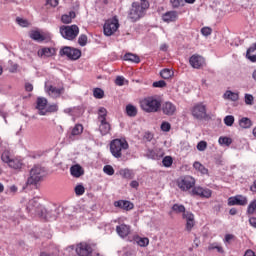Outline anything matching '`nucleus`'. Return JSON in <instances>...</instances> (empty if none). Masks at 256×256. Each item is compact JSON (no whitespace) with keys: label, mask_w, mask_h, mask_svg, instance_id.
<instances>
[{"label":"nucleus","mask_w":256,"mask_h":256,"mask_svg":"<svg viewBox=\"0 0 256 256\" xmlns=\"http://www.w3.org/2000/svg\"><path fill=\"white\" fill-rule=\"evenodd\" d=\"M147 9H149V1L140 0V2H133L128 13V19H130L132 23L139 21L141 17H145V11H147Z\"/></svg>","instance_id":"f257e3e1"},{"label":"nucleus","mask_w":256,"mask_h":256,"mask_svg":"<svg viewBox=\"0 0 256 256\" xmlns=\"http://www.w3.org/2000/svg\"><path fill=\"white\" fill-rule=\"evenodd\" d=\"M129 149V142L125 138H116L110 142V153L115 159H121Z\"/></svg>","instance_id":"f03ea898"},{"label":"nucleus","mask_w":256,"mask_h":256,"mask_svg":"<svg viewBox=\"0 0 256 256\" xmlns=\"http://www.w3.org/2000/svg\"><path fill=\"white\" fill-rule=\"evenodd\" d=\"M140 107L145 113H157L161 109V100L148 96L140 101Z\"/></svg>","instance_id":"7ed1b4c3"},{"label":"nucleus","mask_w":256,"mask_h":256,"mask_svg":"<svg viewBox=\"0 0 256 256\" xmlns=\"http://www.w3.org/2000/svg\"><path fill=\"white\" fill-rule=\"evenodd\" d=\"M27 209L30 213H35L38 217H41V219L51 221V217H49L47 210H45L43 205L37 202V200H30Z\"/></svg>","instance_id":"20e7f679"},{"label":"nucleus","mask_w":256,"mask_h":256,"mask_svg":"<svg viewBox=\"0 0 256 256\" xmlns=\"http://www.w3.org/2000/svg\"><path fill=\"white\" fill-rule=\"evenodd\" d=\"M60 35H62V37L68 41H73V39L79 35V26L75 24L71 26H61Z\"/></svg>","instance_id":"39448f33"},{"label":"nucleus","mask_w":256,"mask_h":256,"mask_svg":"<svg viewBox=\"0 0 256 256\" xmlns=\"http://www.w3.org/2000/svg\"><path fill=\"white\" fill-rule=\"evenodd\" d=\"M43 168L41 166H34L30 170V176L27 179L28 185H37L39 181L43 180Z\"/></svg>","instance_id":"423d86ee"},{"label":"nucleus","mask_w":256,"mask_h":256,"mask_svg":"<svg viewBox=\"0 0 256 256\" xmlns=\"http://www.w3.org/2000/svg\"><path fill=\"white\" fill-rule=\"evenodd\" d=\"M117 29H119V20L116 16L106 20V22L104 23L103 30L106 37H111V35L116 33Z\"/></svg>","instance_id":"0eeeda50"},{"label":"nucleus","mask_w":256,"mask_h":256,"mask_svg":"<svg viewBox=\"0 0 256 256\" xmlns=\"http://www.w3.org/2000/svg\"><path fill=\"white\" fill-rule=\"evenodd\" d=\"M59 53L61 57H68V59H71L72 61H77V59L81 57V50L71 48L69 46H65L62 49H60Z\"/></svg>","instance_id":"6e6552de"},{"label":"nucleus","mask_w":256,"mask_h":256,"mask_svg":"<svg viewBox=\"0 0 256 256\" xmlns=\"http://www.w3.org/2000/svg\"><path fill=\"white\" fill-rule=\"evenodd\" d=\"M177 185L182 191H189L195 187V178L192 176H184L177 180Z\"/></svg>","instance_id":"1a4fd4ad"},{"label":"nucleus","mask_w":256,"mask_h":256,"mask_svg":"<svg viewBox=\"0 0 256 256\" xmlns=\"http://www.w3.org/2000/svg\"><path fill=\"white\" fill-rule=\"evenodd\" d=\"M191 113L194 119L201 121L207 117V108L205 105L199 103L192 108Z\"/></svg>","instance_id":"9d476101"},{"label":"nucleus","mask_w":256,"mask_h":256,"mask_svg":"<svg viewBox=\"0 0 256 256\" xmlns=\"http://www.w3.org/2000/svg\"><path fill=\"white\" fill-rule=\"evenodd\" d=\"M46 93L49 95V97H52V99H59L65 93V87L60 86L56 87L54 85H46L45 86Z\"/></svg>","instance_id":"9b49d317"},{"label":"nucleus","mask_w":256,"mask_h":256,"mask_svg":"<svg viewBox=\"0 0 256 256\" xmlns=\"http://www.w3.org/2000/svg\"><path fill=\"white\" fill-rule=\"evenodd\" d=\"M76 253L79 256H91V253H93V247H91V244H88L87 242H81L76 245Z\"/></svg>","instance_id":"f8f14e48"},{"label":"nucleus","mask_w":256,"mask_h":256,"mask_svg":"<svg viewBox=\"0 0 256 256\" xmlns=\"http://www.w3.org/2000/svg\"><path fill=\"white\" fill-rule=\"evenodd\" d=\"M160 109H162V113L168 117H173V115L177 113V106H175L173 102H164Z\"/></svg>","instance_id":"ddd939ff"},{"label":"nucleus","mask_w":256,"mask_h":256,"mask_svg":"<svg viewBox=\"0 0 256 256\" xmlns=\"http://www.w3.org/2000/svg\"><path fill=\"white\" fill-rule=\"evenodd\" d=\"M189 63L193 69H201L205 65V58L199 54H194L190 57Z\"/></svg>","instance_id":"4468645a"},{"label":"nucleus","mask_w":256,"mask_h":256,"mask_svg":"<svg viewBox=\"0 0 256 256\" xmlns=\"http://www.w3.org/2000/svg\"><path fill=\"white\" fill-rule=\"evenodd\" d=\"M247 203H248L247 197L243 195H237V196L228 198L229 207H233V205H240L242 207H245Z\"/></svg>","instance_id":"2eb2a0df"},{"label":"nucleus","mask_w":256,"mask_h":256,"mask_svg":"<svg viewBox=\"0 0 256 256\" xmlns=\"http://www.w3.org/2000/svg\"><path fill=\"white\" fill-rule=\"evenodd\" d=\"M114 207H118L119 209H123L124 211H131L134 209L135 205L128 200H118L114 202Z\"/></svg>","instance_id":"dca6fc26"},{"label":"nucleus","mask_w":256,"mask_h":256,"mask_svg":"<svg viewBox=\"0 0 256 256\" xmlns=\"http://www.w3.org/2000/svg\"><path fill=\"white\" fill-rule=\"evenodd\" d=\"M36 109H38L39 115H47V99L43 97H38L36 101Z\"/></svg>","instance_id":"f3484780"},{"label":"nucleus","mask_w":256,"mask_h":256,"mask_svg":"<svg viewBox=\"0 0 256 256\" xmlns=\"http://www.w3.org/2000/svg\"><path fill=\"white\" fill-rule=\"evenodd\" d=\"M177 19H179L177 11H168L162 15V21H164V23H175Z\"/></svg>","instance_id":"a211bd4d"},{"label":"nucleus","mask_w":256,"mask_h":256,"mask_svg":"<svg viewBox=\"0 0 256 256\" xmlns=\"http://www.w3.org/2000/svg\"><path fill=\"white\" fill-rule=\"evenodd\" d=\"M99 121V131L101 135H109L111 133V124L107 122V119L98 120Z\"/></svg>","instance_id":"6ab92c4d"},{"label":"nucleus","mask_w":256,"mask_h":256,"mask_svg":"<svg viewBox=\"0 0 256 256\" xmlns=\"http://www.w3.org/2000/svg\"><path fill=\"white\" fill-rule=\"evenodd\" d=\"M183 219H186V230L191 231L195 227V215L191 212L183 214Z\"/></svg>","instance_id":"aec40b11"},{"label":"nucleus","mask_w":256,"mask_h":256,"mask_svg":"<svg viewBox=\"0 0 256 256\" xmlns=\"http://www.w3.org/2000/svg\"><path fill=\"white\" fill-rule=\"evenodd\" d=\"M83 126L82 124H76L73 128H71L70 134L68 135L70 141H74L75 137H79V135L83 134Z\"/></svg>","instance_id":"412c9836"},{"label":"nucleus","mask_w":256,"mask_h":256,"mask_svg":"<svg viewBox=\"0 0 256 256\" xmlns=\"http://www.w3.org/2000/svg\"><path fill=\"white\" fill-rule=\"evenodd\" d=\"M116 232L119 237L125 238L129 235V233H131V227L127 224H121L116 226Z\"/></svg>","instance_id":"4be33fe9"},{"label":"nucleus","mask_w":256,"mask_h":256,"mask_svg":"<svg viewBox=\"0 0 256 256\" xmlns=\"http://www.w3.org/2000/svg\"><path fill=\"white\" fill-rule=\"evenodd\" d=\"M70 173H71L72 177L79 178V177H81V175H83L85 173V171L83 170V167H81V165L76 164L70 168Z\"/></svg>","instance_id":"5701e85b"},{"label":"nucleus","mask_w":256,"mask_h":256,"mask_svg":"<svg viewBox=\"0 0 256 256\" xmlns=\"http://www.w3.org/2000/svg\"><path fill=\"white\" fill-rule=\"evenodd\" d=\"M246 58H248L251 63H256V44H254L247 50Z\"/></svg>","instance_id":"b1692460"},{"label":"nucleus","mask_w":256,"mask_h":256,"mask_svg":"<svg viewBox=\"0 0 256 256\" xmlns=\"http://www.w3.org/2000/svg\"><path fill=\"white\" fill-rule=\"evenodd\" d=\"M8 167L19 171L23 167V161L18 158H12L11 161L8 163Z\"/></svg>","instance_id":"393cba45"},{"label":"nucleus","mask_w":256,"mask_h":256,"mask_svg":"<svg viewBox=\"0 0 256 256\" xmlns=\"http://www.w3.org/2000/svg\"><path fill=\"white\" fill-rule=\"evenodd\" d=\"M38 55H41V57H53L55 55V48H42L38 51Z\"/></svg>","instance_id":"a878e982"},{"label":"nucleus","mask_w":256,"mask_h":256,"mask_svg":"<svg viewBox=\"0 0 256 256\" xmlns=\"http://www.w3.org/2000/svg\"><path fill=\"white\" fill-rule=\"evenodd\" d=\"M75 17H77V15L75 14V11H70L69 14L62 15L61 21L62 23L68 25L69 23H72Z\"/></svg>","instance_id":"bb28decb"},{"label":"nucleus","mask_w":256,"mask_h":256,"mask_svg":"<svg viewBox=\"0 0 256 256\" xmlns=\"http://www.w3.org/2000/svg\"><path fill=\"white\" fill-rule=\"evenodd\" d=\"M124 61H130L131 63H141V58L137 54L126 53L124 55Z\"/></svg>","instance_id":"cd10ccee"},{"label":"nucleus","mask_w":256,"mask_h":256,"mask_svg":"<svg viewBox=\"0 0 256 256\" xmlns=\"http://www.w3.org/2000/svg\"><path fill=\"white\" fill-rule=\"evenodd\" d=\"M137 113V107L132 104L126 105V115H128V117H137Z\"/></svg>","instance_id":"c85d7f7f"},{"label":"nucleus","mask_w":256,"mask_h":256,"mask_svg":"<svg viewBox=\"0 0 256 256\" xmlns=\"http://www.w3.org/2000/svg\"><path fill=\"white\" fill-rule=\"evenodd\" d=\"M193 167L196 169V171H199L201 175H207L209 173V170L200 162H194Z\"/></svg>","instance_id":"c756f323"},{"label":"nucleus","mask_w":256,"mask_h":256,"mask_svg":"<svg viewBox=\"0 0 256 256\" xmlns=\"http://www.w3.org/2000/svg\"><path fill=\"white\" fill-rule=\"evenodd\" d=\"M224 99H229L230 101H239V94L228 90L224 93Z\"/></svg>","instance_id":"7c9ffc66"},{"label":"nucleus","mask_w":256,"mask_h":256,"mask_svg":"<svg viewBox=\"0 0 256 256\" xmlns=\"http://www.w3.org/2000/svg\"><path fill=\"white\" fill-rule=\"evenodd\" d=\"M119 175H121L123 179H133L134 177L133 171L129 169H121Z\"/></svg>","instance_id":"2f4dec72"},{"label":"nucleus","mask_w":256,"mask_h":256,"mask_svg":"<svg viewBox=\"0 0 256 256\" xmlns=\"http://www.w3.org/2000/svg\"><path fill=\"white\" fill-rule=\"evenodd\" d=\"M239 125L242 127V129H249L251 125H253V122H251V119L244 117L240 119Z\"/></svg>","instance_id":"473e14b6"},{"label":"nucleus","mask_w":256,"mask_h":256,"mask_svg":"<svg viewBox=\"0 0 256 256\" xmlns=\"http://www.w3.org/2000/svg\"><path fill=\"white\" fill-rule=\"evenodd\" d=\"M30 39H33V41L42 42L45 39V36H43L39 31H32L30 33Z\"/></svg>","instance_id":"72a5a7b5"},{"label":"nucleus","mask_w":256,"mask_h":256,"mask_svg":"<svg viewBox=\"0 0 256 256\" xmlns=\"http://www.w3.org/2000/svg\"><path fill=\"white\" fill-rule=\"evenodd\" d=\"M173 75H174L173 70H171L169 68H164L160 72V76L162 77V79H171V77H173Z\"/></svg>","instance_id":"f704fd0d"},{"label":"nucleus","mask_w":256,"mask_h":256,"mask_svg":"<svg viewBox=\"0 0 256 256\" xmlns=\"http://www.w3.org/2000/svg\"><path fill=\"white\" fill-rule=\"evenodd\" d=\"M211 195H213V191L211 189L202 187V193L200 195L201 199H211Z\"/></svg>","instance_id":"c9c22d12"},{"label":"nucleus","mask_w":256,"mask_h":256,"mask_svg":"<svg viewBox=\"0 0 256 256\" xmlns=\"http://www.w3.org/2000/svg\"><path fill=\"white\" fill-rule=\"evenodd\" d=\"M202 191H203V187L194 186L190 192V195H192L193 197H201Z\"/></svg>","instance_id":"e433bc0d"},{"label":"nucleus","mask_w":256,"mask_h":256,"mask_svg":"<svg viewBox=\"0 0 256 256\" xmlns=\"http://www.w3.org/2000/svg\"><path fill=\"white\" fill-rule=\"evenodd\" d=\"M172 211H174L175 213H183V215H185V206L182 204H174L172 206Z\"/></svg>","instance_id":"4c0bfd02"},{"label":"nucleus","mask_w":256,"mask_h":256,"mask_svg":"<svg viewBox=\"0 0 256 256\" xmlns=\"http://www.w3.org/2000/svg\"><path fill=\"white\" fill-rule=\"evenodd\" d=\"M93 96L95 99H103V97H105V92L101 88H95L93 91Z\"/></svg>","instance_id":"58836bf2"},{"label":"nucleus","mask_w":256,"mask_h":256,"mask_svg":"<svg viewBox=\"0 0 256 256\" xmlns=\"http://www.w3.org/2000/svg\"><path fill=\"white\" fill-rule=\"evenodd\" d=\"M220 145H226V147H229V145H231V143H233V140L229 137H223L221 136L218 140Z\"/></svg>","instance_id":"ea45409f"},{"label":"nucleus","mask_w":256,"mask_h":256,"mask_svg":"<svg viewBox=\"0 0 256 256\" xmlns=\"http://www.w3.org/2000/svg\"><path fill=\"white\" fill-rule=\"evenodd\" d=\"M1 159L3 161V163H8L13 159V157H11V152L9 151H4L1 155Z\"/></svg>","instance_id":"a19ab883"},{"label":"nucleus","mask_w":256,"mask_h":256,"mask_svg":"<svg viewBox=\"0 0 256 256\" xmlns=\"http://www.w3.org/2000/svg\"><path fill=\"white\" fill-rule=\"evenodd\" d=\"M102 119H107V109L105 107H100L98 110V121Z\"/></svg>","instance_id":"79ce46f5"},{"label":"nucleus","mask_w":256,"mask_h":256,"mask_svg":"<svg viewBox=\"0 0 256 256\" xmlns=\"http://www.w3.org/2000/svg\"><path fill=\"white\" fill-rule=\"evenodd\" d=\"M74 191H75V194L77 195V197H81V195H84L85 194V186L84 185H77L75 188H74Z\"/></svg>","instance_id":"37998d69"},{"label":"nucleus","mask_w":256,"mask_h":256,"mask_svg":"<svg viewBox=\"0 0 256 256\" xmlns=\"http://www.w3.org/2000/svg\"><path fill=\"white\" fill-rule=\"evenodd\" d=\"M224 123L227 125V127H232L235 123V117L233 115H228L224 118Z\"/></svg>","instance_id":"c03bdc74"},{"label":"nucleus","mask_w":256,"mask_h":256,"mask_svg":"<svg viewBox=\"0 0 256 256\" xmlns=\"http://www.w3.org/2000/svg\"><path fill=\"white\" fill-rule=\"evenodd\" d=\"M256 211V199L253 200L249 205H248V208H247V213L248 215H253Z\"/></svg>","instance_id":"a18cd8bd"},{"label":"nucleus","mask_w":256,"mask_h":256,"mask_svg":"<svg viewBox=\"0 0 256 256\" xmlns=\"http://www.w3.org/2000/svg\"><path fill=\"white\" fill-rule=\"evenodd\" d=\"M162 165L164 167H171V165H173V157L171 156L164 157L162 160Z\"/></svg>","instance_id":"49530a36"},{"label":"nucleus","mask_w":256,"mask_h":256,"mask_svg":"<svg viewBox=\"0 0 256 256\" xmlns=\"http://www.w3.org/2000/svg\"><path fill=\"white\" fill-rule=\"evenodd\" d=\"M170 4L173 9H179V7H183V5H185L183 0H170Z\"/></svg>","instance_id":"de8ad7c7"},{"label":"nucleus","mask_w":256,"mask_h":256,"mask_svg":"<svg viewBox=\"0 0 256 256\" xmlns=\"http://www.w3.org/2000/svg\"><path fill=\"white\" fill-rule=\"evenodd\" d=\"M160 129L164 131V133H169V131H171V123L167 121L162 122Z\"/></svg>","instance_id":"09e8293b"},{"label":"nucleus","mask_w":256,"mask_h":256,"mask_svg":"<svg viewBox=\"0 0 256 256\" xmlns=\"http://www.w3.org/2000/svg\"><path fill=\"white\" fill-rule=\"evenodd\" d=\"M103 171L106 175H115V169H113V166L111 165L104 166Z\"/></svg>","instance_id":"8fccbe9b"},{"label":"nucleus","mask_w":256,"mask_h":256,"mask_svg":"<svg viewBox=\"0 0 256 256\" xmlns=\"http://www.w3.org/2000/svg\"><path fill=\"white\" fill-rule=\"evenodd\" d=\"M78 43L81 47H85L87 45V35L81 34L78 38Z\"/></svg>","instance_id":"3c124183"},{"label":"nucleus","mask_w":256,"mask_h":256,"mask_svg":"<svg viewBox=\"0 0 256 256\" xmlns=\"http://www.w3.org/2000/svg\"><path fill=\"white\" fill-rule=\"evenodd\" d=\"M58 110H59V107L57 106V104H52L48 106L45 111L46 113H57Z\"/></svg>","instance_id":"603ef678"},{"label":"nucleus","mask_w":256,"mask_h":256,"mask_svg":"<svg viewBox=\"0 0 256 256\" xmlns=\"http://www.w3.org/2000/svg\"><path fill=\"white\" fill-rule=\"evenodd\" d=\"M16 22L18 23V25H20V27H29V21H27L26 19L23 18H16Z\"/></svg>","instance_id":"864d4df0"},{"label":"nucleus","mask_w":256,"mask_h":256,"mask_svg":"<svg viewBox=\"0 0 256 256\" xmlns=\"http://www.w3.org/2000/svg\"><path fill=\"white\" fill-rule=\"evenodd\" d=\"M115 85H118V87H123V85H125V77L117 76L115 79Z\"/></svg>","instance_id":"5fc2aeb1"},{"label":"nucleus","mask_w":256,"mask_h":256,"mask_svg":"<svg viewBox=\"0 0 256 256\" xmlns=\"http://www.w3.org/2000/svg\"><path fill=\"white\" fill-rule=\"evenodd\" d=\"M137 244L139 247H147V245H149V238H140Z\"/></svg>","instance_id":"6e6d98bb"},{"label":"nucleus","mask_w":256,"mask_h":256,"mask_svg":"<svg viewBox=\"0 0 256 256\" xmlns=\"http://www.w3.org/2000/svg\"><path fill=\"white\" fill-rule=\"evenodd\" d=\"M153 87H156V88L167 87V82H165V80H159V81L153 82Z\"/></svg>","instance_id":"4d7b16f0"},{"label":"nucleus","mask_w":256,"mask_h":256,"mask_svg":"<svg viewBox=\"0 0 256 256\" xmlns=\"http://www.w3.org/2000/svg\"><path fill=\"white\" fill-rule=\"evenodd\" d=\"M201 33H202V35H204V37H209V35H211V33H213V30L209 27H203L201 29Z\"/></svg>","instance_id":"13d9d810"},{"label":"nucleus","mask_w":256,"mask_h":256,"mask_svg":"<svg viewBox=\"0 0 256 256\" xmlns=\"http://www.w3.org/2000/svg\"><path fill=\"white\" fill-rule=\"evenodd\" d=\"M253 101H254L253 95L245 94V103H246V105H253Z\"/></svg>","instance_id":"bf43d9fd"},{"label":"nucleus","mask_w":256,"mask_h":256,"mask_svg":"<svg viewBox=\"0 0 256 256\" xmlns=\"http://www.w3.org/2000/svg\"><path fill=\"white\" fill-rule=\"evenodd\" d=\"M197 149H198V151H205V149H207V142H205V141H200V142L197 144Z\"/></svg>","instance_id":"052dcab7"},{"label":"nucleus","mask_w":256,"mask_h":256,"mask_svg":"<svg viewBox=\"0 0 256 256\" xmlns=\"http://www.w3.org/2000/svg\"><path fill=\"white\" fill-rule=\"evenodd\" d=\"M47 5L50 7H57L59 5V0H46Z\"/></svg>","instance_id":"680f3d73"},{"label":"nucleus","mask_w":256,"mask_h":256,"mask_svg":"<svg viewBox=\"0 0 256 256\" xmlns=\"http://www.w3.org/2000/svg\"><path fill=\"white\" fill-rule=\"evenodd\" d=\"M25 90L28 91L29 93H31V91H33V84L26 83L25 84Z\"/></svg>","instance_id":"e2e57ef3"},{"label":"nucleus","mask_w":256,"mask_h":256,"mask_svg":"<svg viewBox=\"0 0 256 256\" xmlns=\"http://www.w3.org/2000/svg\"><path fill=\"white\" fill-rule=\"evenodd\" d=\"M244 256H256L255 252L251 249L245 251Z\"/></svg>","instance_id":"0e129e2a"},{"label":"nucleus","mask_w":256,"mask_h":256,"mask_svg":"<svg viewBox=\"0 0 256 256\" xmlns=\"http://www.w3.org/2000/svg\"><path fill=\"white\" fill-rule=\"evenodd\" d=\"M130 187H132L133 189H137V187H139V182H137L136 180H133L130 183Z\"/></svg>","instance_id":"69168bd1"},{"label":"nucleus","mask_w":256,"mask_h":256,"mask_svg":"<svg viewBox=\"0 0 256 256\" xmlns=\"http://www.w3.org/2000/svg\"><path fill=\"white\" fill-rule=\"evenodd\" d=\"M233 237H235V236H233V234H226L225 235V242L229 243V241H231V239H233Z\"/></svg>","instance_id":"338daca9"},{"label":"nucleus","mask_w":256,"mask_h":256,"mask_svg":"<svg viewBox=\"0 0 256 256\" xmlns=\"http://www.w3.org/2000/svg\"><path fill=\"white\" fill-rule=\"evenodd\" d=\"M249 223L252 227H255L256 228V218L255 217H252L249 219Z\"/></svg>","instance_id":"774afa93"}]
</instances>
